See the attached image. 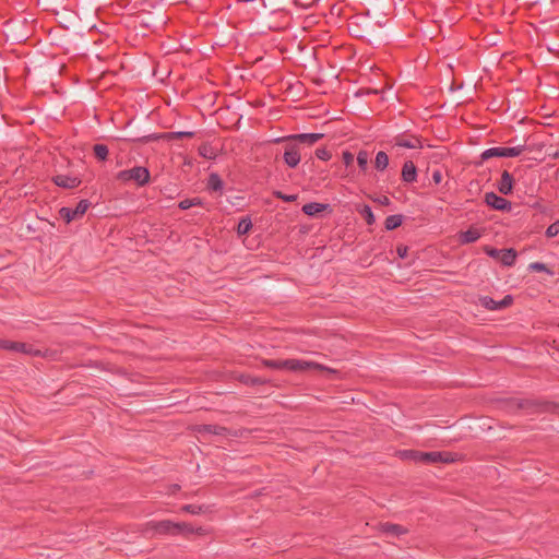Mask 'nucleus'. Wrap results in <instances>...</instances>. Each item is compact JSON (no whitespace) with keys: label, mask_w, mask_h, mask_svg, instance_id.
I'll use <instances>...</instances> for the list:
<instances>
[{"label":"nucleus","mask_w":559,"mask_h":559,"mask_svg":"<svg viewBox=\"0 0 559 559\" xmlns=\"http://www.w3.org/2000/svg\"><path fill=\"white\" fill-rule=\"evenodd\" d=\"M369 154L367 151H360L357 155V164L359 168L365 171L368 167Z\"/></svg>","instance_id":"obj_35"},{"label":"nucleus","mask_w":559,"mask_h":559,"mask_svg":"<svg viewBox=\"0 0 559 559\" xmlns=\"http://www.w3.org/2000/svg\"><path fill=\"white\" fill-rule=\"evenodd\" d=\"M273 195L277 199L283 200L284 202H295L298 199L297 194H285L282 191L275 190Z\"/></svg>","instance_id":"obj_36"},{"label":"nucleus","mask_w":559,"mask_h":559,"mask_svg":"<svg viewBox=\"0 0 559 559\" xmlns=\"http://www.w3.org/2000/svg\"><path fill=\"white\" fill-rule=\"evenodd\" d=\"M356 211L360 214V216L366 221L368 225H373L376 222V217L371 207L368 204H357Z\"/></svg>","instance_id":"obj_22"},{"label":"nucleus","mask_w":559,"mask_h":559,"mask_svg":"<svg viewBox=\"0 0 559 559\" xmlns=\"http://www.w3.org/2000/svg\"><path fill=\"white\" fill-rule=\"evenodd\" d=\"M513 186H514L513 176L508 170H503L501 174V179L497 183V189L499 190V192L501 194L509 195L513 192Z\"/></svg>","instance_id":"obj_14"},{"label":"nucleus","mask_w":559,"mask_h":559,"mask_svg":"<svg viewBox=\"0 0 559 559\" xmlns=\"http://www.w3.org/2000/svg\"><path fill=\"white\" fill-rule=\"evenodd\" d=\"M192 206H201L203 205V200L201 198H192L191 199Z\"/></svg>","instance_id":"obj_47"},{"label":"nucleus","mask_w":559,"mask_h":559,"mask_svg":"<svg viewBox=\"0 0 559 559\" xmlns=\"http://www.w3.org/2000/svg\"><path fill=\"white\" fill-rule=\"evenodd\" d=\"M209 533V531L203 527V526H199V527H194V533L193 534H197V535H200V536H204Z\"/></svg>","instance_id":"obj_46"},{"label":"nucleus","mask_w":559,"mask_h":559,"mask_svg":"<svg viewBox=\"0 0 559 559\" xmlns=\"http://www.w3.org/2000/svg\"><path fill=\"white\" fill-rule=\"evenodd\" d=\"M389 165V156L385 152L379 151L376 155L374 167L377 170L383 171Z\"/></svg>","instance_id":"obj_31"},{"label":"nucleus","mask_w":559,"mask_h":559,"mask_svg":"<svg viewBox=\"0 0 559 559\" xmlns=\"http://www.w3.org/2000/svg\"><path fill=\"white\" fill-rule=\"evenodd\" d=\"M129 140L132 142L146 144L150 142L164 140V132L163 133H152V134L142 135V136H138V138H131Z\"/></svg>","instance_id":"obj_32"},{"label":"nucleus","mask_w":559,"mask_h":559,"mask_svg":"<svg viewBox=\"0 0 559 559\" xmlns=\"http://www.w3.org/2000/svg\"><path fill=\"white\" fill-rule=\"evenodd\" d=\"M507 406L511 411L523 409L530 415L542 413H559L558 403L542 399H510L507 401Z\"/></svg>","instance_id":"obj_1"},{"label":"nucleus","mask_w":559,"mask_h":559,"mask_svg":"<svg viewBox=\"0 0 559 559\" xmlns=\"http://www.w3.org/2000/svg\"><path fill=\"white\" fill-rule=\"evenodd\" d=\"M51 181L63 189H74L79 187L82 182V180L76 176H70V175H56L51 178Z\"/></svg>","instance_id":"obj_13"},{"label":"nucleus","mask_w":559,"mask_h":559,"mask_svg":"<svg viewBox=\"0 0 559 559\" xmlns=\"http://www.w3.org/2000/svg\"><path fill=\"white\" fill-rule=\"evenodd\" d=\"M0 349H7L17 353H23L29 356H40L41 352L33 347V345L23 343V342H14L0 340Z\"/></svg>","instance_id":"obj_8"},{"label":"nucleus","mask_w":559,"mask_h":559,"mask_svg":"<svg viewBox=\"0 0 559 559\" xmlns=\"http://www.w3.org/2000/svg\"><path fill=\"white\" fill-rule=\"evenodd\" d=\"M177 524H179V535H189V534H193L194 533V527L189 524V523H186V522H177Z\"/></svg>","instance_id":"obj_37"},{"label":"nucleus","mask_w":559,"mask_h":559,"mask_svg":"<svg viewBox=\"0 0 559 559\" xmlns=\"http://www.w3.org/2000/svg\"><path fill=\"white\" fill-rule=\"evenodd\" d=\"M559 234V219H557L555 223L548 226L546 229V237L547 238H554Z\"/></svg>","instance_id":"obj_38"},{"label":"nucleus","mask_w":559,"mask_h":559,"mask_svg":"<svg viewBox=\"0 0 559 559\" xmlns=\"http://www.w3.org/2000/svg\"><path fill=\"white\" fill-rule=\"evenodd\" d=\"M285 151L283 154V160L289 168H296L301 160V152L299 145L295 142H284Z\"/></svg>","instance_id":"obj_10"},{"label":"nucleus","mask_w":559,"mask_h":559,"mask_svg":"<svg viewBox=\"0 0 559 559\" xmlns=\"http://www.w3.org/2000/svg\"><path fill=\"white\" fill-rule=\"evenodd\" d=\"M199 155L206 159H215L217 156L216 150L207 142L202 143L198 148Z\"/></svg>","instance_id":"obj_27"},{"label":"nucleus","mask_w":559,"mask_h":559,"mask_svg":"<svg viewBox=\"0 0 559 559\" xmlns=\"http://www.w3.org/2000/svg\"><path fill=\"white\" fill-rule=\"evenodd\" d=\"M394 145L405 148H421L423 144L419 138L411 135L405 138L404 135H397L394 138Z\"/></svg>","instance_id":"obj_17"},{"label":"nucleus","mask_w":559,"mask_h":559,"mask_svg":"<svg viewBox=\"0 0 559 559\" xmlns=\"http://www.w3.org/2000/svg\"><path fill=\"white\" fill-rule=\"evenodd\" d=\"M301 211L304 214L314 217L319 213L324 212V211L332 212V209H331V205L328 203L309 202L302 206Z\"/></svg>","instance_id":"obj_16"},{"label":"nucleus","mask_w":559,"mask_h":559,"mask_svg":"<svg viewBox=\"0 0 559 559\" xmlns=\"http://www.w3.org/2000/svg\"><path fill=\"white\" fill-rule=\"evenodd\" d=\"M343 162H344V164H345L346 166L352 165V164H353V162H354V155H353L350 152L345 151V152L343 153Z\"/></svg>","instance_id":"obj_42"},{"label":"nucleus","mask_w":559,"mask_h":559,"mask_svg":"<svg viewBox=\"0 0 559 559\" xmlns=\"http://www.w3.org/2000/svg\"><path fill=\"white\" fill-rule=\"evenodd\" d=\"M423 453L424 451L419 450H404L401 452V457L404 460L413 461L415 463H421Z\"/></svg>","instance_id":"obj_30"},{"label":"nucleus","mask_w":559,"mask_h":559,"mask_svg":"<svg viewBox=\"0 0 559 559\" xmlns=\"http://www.w3.org/2000/svg\"><path fill=\"white\" fill-rule=\"evenodd\" d=\"M195 135L192 131H175V132H164V140L165 141H173V140H179V139H190Z\"/></svg>","instance_id":"obj_28"},{"label":"nucleus","mask_w":559,"mask_h":559,"mask_svg":"<svg viewBox=\"0 0 559 559\" xmlns=\"http://www.w3.org/2000/svg\"><path fill=\"white\" fill-rule=\"evenodd\" d=\"M516 257H518V253H516L515 249H513V248L502 249V252L500 255V261H501L502 265H504V266H512L515 263Z\"/></svg>","instance_id":"obj_23"},{"label":"nucleus","mask_w":559,"mask_h":559,"mask_svg":"<svg viewBox=\"0 0 559 559\" xmlns=\"http://www.w3.org/2000/svg\"><path fill=\"white\" fill-rule=\"evenodd\" d=\"M432 180L436 185H439L442 181V174L440 170H435L432 173Z\"/></svg>","instance_id":"obj_45"},{"label":"nucleus","mask_w":559,"mask_h":559,"mask_svg":"<svg viewBox=\"0 0 559 559\" xmlns=\"http://www.w3.org/2000/svg\"><path fill=\"white\" fill-rule=\"evenodd\" d=\"M485 203L496 211L510 212L512 209V203L509 200L492 191L485 194Z\"/></svg>","instance_id":"obj_12"},{"label":"nucleus","mask_w":559,"mask_h":559,"mask_svg":"<svg viewBox=\"0 0 559 559\" xmlns=\"http://www.w3.org/2000/svg\"><path fill=\"white\" fill-rule=\"evenodd\" d=\"M179 490H180V485H178V484H173V485H170V486H169V491H168V493L174 495V493H176V492H177V491H179Z\"/></svg>","instance_id":"obj_48"},{"label":"nucleus","mask_w":559,"mask_h":559,"mask_svg":"<svg viewBox=\"0 0 559 559\" xmlns=\"http://www.w3.org/2000/svg\"><path fill=\"white\" fill-rule=\"evenodd\" d=\"M401 179L405 183H413L417 180V167L412 160L403 164Z\"/></svg>","instance_id":"obj_15"},{"label":"nucleus","mask_w":559,"mask_h":559,"mask_svg":"<svg viewBox=\"0 0 559 559\" xmlns=\"http://www.w3.org/2000/svg\"><path fill=\"white\" fill-rule=\"evenodd\" d=\"M238 381L240 383H242L245 385H249V386L265 384V383L269 382V380H266V379H263V378H260V377H254V376H251L249 373H241L238 377Z\"/></svg>","instance_id":"obj_21"},{"label":"nucleus","mask_w":559,"mask_h":559,"mask_svg":"<svg viewBox=\"0 0 559 559\" xmlns=\"http://www.w3.org/2000/svg\"><path fill=\"white\" fill-rule=\"evenodd\" d=\"M200 433L207 432L215 436H225L227 432V428L219 425H202L198 428Z\"/></svg>","instance_id":"obj_26"},{"label":"nucleus","mask_w":559,"mask_h":559,"mask_svg":"<svg viewBox=\"0 0 559 559\" xmlns=\"http://www.w3.org/2000/svg\"><path fill=\"white\" fill-rule=\"evenodd\" d=\"M263 366L270 369H285L294 372L307 371L311 369H323L318 362L306 361L300 359H285V360H274V359H264L262 361Z\"/></svg>","instance_id":"obj_2"},{"label":"nucleus","mask_w":559,"mask_h":559,"mask_svg":"<svg viewBox=\"0 0 559 559\" xmlns=\"http://www.w3.org/2000/svg\"><path fill=\"white\" fill-rule=\"evenodd\" d=\"M381 532L386 535L401 536L408 533V530L400 524L394 523H382Z\"/></svg>","instance_id":"obj_19"},{"label":"nucleus","mask_w":559,"mask_h":559,"mask_svg":"<svg viewBox=\"0 0 559 559\" xmlns=\"http://www.w3.org/2000/svg\"><path fill=\"white\" fill-rule=\"evenodd\" d=\"M206 189L211 192H219L223 193L224 181L221 176L216 173H211L207 178Z\"/></svg>","instance_id":"obj_18"},{"label":"nucleus","mask_w":559,"mask_h":559,"mask_svg":"<svg viewBox=\"0 0 559 559\" xmlns=\"http://www.w3.org/2000/svg\"><path fill=\"white\" fill-rule=\"evenodd\" d=\"M403 221H404V215H402V214L390 215L385 218L384 228L389 231L394 230L403 224Z\"/></svg>","instance_id":"obj_25"},{"label":"nucleus","mask_w":559,"mask_h":559,"mask_svg":"<svg viewBox=\"0 0 559 559\" xmlns=\"http://www.w3.org/2000/svg\"><path fill=\"white\" fill-rule=\"evenodd\" d=\"M182 512L189 513V514H204L211 511L210 506L205 504H185L180 508Z\"/></svg>","instance_id":"obj_24"},{"label":"nucleus","mask_w":559,"mask_h":559,"mask_svg":"<svg viewBox=\"0 0 559 559\" xmlns=\"http://www.w3.org/2000/svg\"><path fill=\"white\" fill-rule=\"evenodd\" d=\"M314 154L321 160H330L332 157V153L328 151L325 147H318L314 151Z\"/></svg>","instance_id":"obj_39"},{"label":"nucleus","mask_w":559,"mask_h":559,"mask_svg":"<svg viewBox=\"0 0 559 559\" xmlns=\"http://www.w3.org/2000/svg\"><path fill=\"white\" fill-rule=\"evenodd\" d=\"M178 207L180 210H188V209L192 207L191 199H185V200L180 201L178 204Z\"/></svg>","instance_id":"obj_44"},{"label":"nucleus","mask_w":559,"mask_h":559,"mask_svg":"<svg viewBox=\"0 0 559 559\" xmlns=\"http://www.w3.org/2000/svg\"><path fill=\"white\" fill-rule=\"evenodd\" d=\"M525 150V145H519L513 147H490L488 150H485L480 154V159L481 162H485L492 157H516L520 156Z\"/></svg>","instance_id":"obj_6"},{"label":"nucleus","mask_w":559,"mask_h":559,"mask_svg":"<svg viewBox=\"0 0 559 559\" xmlns=\"http://www.w3.org/2000/svg\"><path fill=\"white\" fill-rule=\"evenodd\" d=\"M120 181H134L138 186L143 187L150 182L151 175L146 167L135 166L131 169L121 170L117 174Z\"/></svg>","instance_id":"obj_3"},{"label":"nucleus","mask_w":559,"mask_h":559,"mask_svg":"<svg viewBox=\"0 0 559 559\" xmlns=\"http://www.w3.org/2000/svg\"><path fill=\"white\" fill-rule=\"evenodd\" d=\"M323 138H324L323 133H295V134L275 138V139L271 140L270 143L280 144L282 142H295L299 146L301 144L311 146Z\"/></svg>","instance_id":"obj_4"},{"label":"nucleus","mask_w":559,"mask_h":559,"mask_svg":"<svg viewBox=\"0 0 559 559\" xmlns=\"http://www.w3.org/2000/svg\"><path fill=\"white\" fill-rule=\"evenodd\" d=\"M374 202H378L379 204L383 206H389L391 204L390 199L386 195H381L379 198L372 199Z\"/></svg>","instance_id":"obj_43"},{"label":"nucleus","mask_w":559,"mask_h":559,"mask_svg":"<svg viewBox=\"0 0 559 559\" xmlns=\"http://www.w3.org/2000/svg\"><path fill=\"white\" fill-rule=\"evenodd\" d=\"M484 252L487 255H489L490 258L500 259L502 249H497V248H493V247H490V246H485L484 247Z\"/></svg>","instance_id":"obj_40"},{"label":"nucleus","mask_w":559,"mask_h":559,"mask_svg":"<svg viewBox=\"0 0 559 559\" xmlns=\"http://www.w3.org/2000/svg\"><path fill=\"white\" fill-rule=\"evenodd\" d=\"M528 270L532 272H545L549 275H554V272L543 262H533L528 265Z\"/></svg>","instance_id":"obj_34"},{"label":"nucleus","mask_w":559,"mask_h":559,"mask_svg":"<svg viewBox=\"0 0 559 559\" xmlns=\"http://www.w3.org/2000/svg\"><path fill=\"white\" fill-rule=\"evenodd\" d=\"M396 252H397V255L401 259H405L407 257V253H408V247L404 246V245H399L397 248H396Z\"/></svg>","instance_id":"obj_41"},{"label":"nucleus","mask_w":559,"mask_h":559,"mask_svg":"<svg viewBox=\"0 0 559 559\" xmlns=\"http://www.w3.org/2000/svg\"><path fill=\"white\" fill-rule=\"evenodd\" d=\"M481 234L477 228L471 227L465 231H461L459 240L462 245L475 242L480 238Z\"/></svg>","instance_id":"obj_20"},{"label":"nucleus","mask_w":559,"mask_h":559,"mask_svg":"<svg viewBox=\"0 0 559 559\" xmlns=\"http://www.w3.org/2000/svg\"><path fill=\"white\" fill-rule=\"evenodd\" d=\"M479 304L487 310H501L510 307L513 304L512 295H506L500 301H496L489 296H483L479 298Z\"/></svg>","instance_id":"obj_11"},{"label":"nucleus","mask_w":559,"mask_h":559,"mask_svg":"<svg viewBox=\"0 0 559 559\" xmlns=\"http://www.w3.org/2000/svg\"><path fill=\"white\" fill-rule=\"evenodd\" d=\"M252 229V222L249 216L242 217L237 226V233L239 236L247 235Z\"/></svg>","instance_id":"obj_33"},{"label":"nucleus","mask_w":559,"mask_h":559,"mask_svg":"<svg viewBox=\"0 0 559 559\" xmlns=\"http://www.w3.org/2000/svg\"><path fill=\"white\" fill-rule=\"evenodd\" d=\"M554 159H559V150L550 155Z\"/></svg>","instance_id":"obj_49"},{"label":"nucleus","mask_w":559,"mask_h":559,"mask_svg":"<svg viewBox=\"0 0 559 559\" xmlns=\"http://www.w3.org/2000/svg\"><path fill=\"white\" fill-rule=\"evenodd\" d=\"M179 524L177 522L170 520H162V521H150L145 525V532H152L157 535H170L178 536L179 535Z\"/></svg>","instance_id":"obj_5"},{"label":"nucleus","mask_w":559,"mask_h":559,"mask_svg":"<svg viewBox=\"0 0 559 559\" xmlns=\"http://www.w3.org/2000/svg\"><path fill=\"white\" fill-rule=\"evenodd\" d=\"M91 202L86 199L81 200L74 209L63 206L59 210L60 217L67 223H71L74 219L81 218L88 207Z\"/></svg>","instance_id":"obj_7"},{"label":"nucleus","mask_w":559,"mask_h":559,"mask_svg":"<svg viewBox=\"0 0 559 559\" xmlns=\"http://www.w3.org/2000/svg\"><path fill=\"white\" fill-rule=\"evenodd\" d=\"M93 153L97 160L105 162L108 158L109 150L107 145L97 143L93 145Z\"/></svg>","instance_id":"obj_29"},{"label":"nucleus","mask_w":559,"mask_h":559,"mask_svg":"<svg viewBox=\"0 0 559 559\" xmlns=\"http://www.w3.org/2000/svg\"><path fill=\"white\" fill-rule=\"evenodd\" d=\"M455 453L447 451H431L423 453V464L431 465L438 463H453L456 461Z\"/></svg>","instance_id":"obj_9"}]
</instances>
